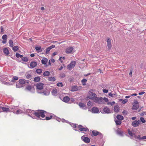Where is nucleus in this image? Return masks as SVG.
Listing matches in <instances>:
<instances>
[{"mask_svg":"<svg viewBox=\"0 0 146 146\" xmlns=\"http://www.w3.org/2000/svg\"><path fill=\"white\" fill-rule=\"evenodd\" d=\"M57 85L58 86H60L61 87H62L63 86L62 83V82L58 83H57Z\"/></svg>","mask_w":146,"mask_h":146,"instance_id":"09e8293b","label":"nucleus"},{"mask_svg":"<svg viewBox=\"0 0 146 146\" xmlns=\"http://www.w3.org/2000/svg\"><path fill=\"white\" fill-rule=\"evenodd\" d=\"M145 93V92L143 91L139 93V94L141 95L144 94Z\"/></svg>","mask_w":146,"mask_h":146,"instance_id":"13d9d810","label":"nucleus"},{"mask_svg":"<svg viewBox=\"0 0 146 146\" xmlns=\"http://www.w3.org/2000/svg\"><path fill=\"white\" fill-rule=\"evenodd\" d=\"M22 112V111L20 109H19L16 112V113L18 114L21 113Z\"/></svg>","mask_w":146,"mask_h":146,"instance_id":"a18cd8bd","label":"nucleus"},{"mask_svg":"<svg viewBox=\"0 0 146 146\" xmlns=\"http://www.w3.org/2000/svg\"><path fill=\"white\" fill-rule=\"evenodd\" d=\"M94 90H91L88 92V98L91 100H94V99L97 96L96 94L92 92Z\"/></svg>","mask_w":146,"mask_h":146,"instance_id":"f03ea898","label":"nucleus"},{"mask_svg":"<svg viewBox=\"0 0 146 146\" xmlns=\"http://www.w3.org/2000/svg\"><path fill=\"white\" fill-rule=\"evenodd\" d=\"M70 100V98L68 96H66L63 98V101L64 102L67 103Z\"/></svg>","mask_w":146,"mask_h":146,"instance_id":"412c9836","label":"nucleus"},{"mask_svg":"<svg viewBox=\"0 0 146 146\" xmlns=\"http://www.w3.org/2000/svg\"><path fill=\"white\" fill-rule=\"evenodd\" d=\"M127 101H128L127 100L125 99V100H123V101L122 102V103L123 104H125V103H126V102H127Z\"/></svg>","mask_w":146,"mask_h":146,"instance_id":"603ef678","label":"nucleus"},{"mask_svg":"<svg viewBox=\"0 0 146 146\" xmlns=\"http://www.w3.org/2000/svg\"><path fill=\"white\" fill-rule=\"evenodd\" d=\"M92 135L94 136L99 135L101 138H102L103 135L100 132L95 130L92 131Z\"/></svg>","mask_w":146,"mask_h":146,"instance_id":"6e6552de","label":"nucleus"},{"mask_svg":"<svg viewBox=\"0 0 146 146\" xmlns=\"http://www.w3.org/2000/svg\"><path fill=\"white\" fill-rule=\"evenodd\" d=\"M140 123V120H135L132 122V125L134 127H137L139 126Z\"/></svg>","mask_w":146,"mask_h":146,"instance_id":"9d476101","label":"nucleus"},{"mask_svg":"<svg viewBox=\"0 0 146 146\" xmlns=\"http://www.w3.org/2000/svg\"><path fill=\"white\" fill-rule=\"evenodd\" d=\"M87 81V80L86 79H83L82 80L81 82L82 83H86V82Z\"/></svg>","mask_w":146,"mask_h":146,"instance_id":"6e6d98bb","label":"nucleus"},{"mask_svg":"<svg viewBox=\"0 0 146 146\" xmlns=\"http://www.w3.org/2000/svg\"><path fill=\"white\" fill-rule=\"evenodd\" d=\"M134 137L135 139H142L140 135H139L138 136H137L134 135Z\"/></svg>","mask_w":146,"mask_h":146,"instance_id":"c03bdc74","label":"nucleus"},{"mask_svg":"<svg viewBox=\"0 0 146 146\" xmlns=\"http://www.w3.org/2000/svg\"><path fill=\"white\" fill-rule=\"evenodd\" d=\"M19 49V47L17 46H14L12 47V49L14 51L16 52Z\"/></svg>","mask_w":146,"mask_h":146,"instance_id":"473e14b6","label":"nucleus"},{"mask_svg":"<svg viewBox=\"0 0 146 146\" xmlns=\"http://www.w3.org/2000/svg\"><path fill=\"white\" fill-rule=\"evenodd\" d=\"M53 117V116L51 115H50L49 117H46V119L47 120H48L51 119Z\"/></svg>","mask_w":146,"mask_h":146,"instance_id":"4c0bfd02","label":"nucleus"},{"mask_svg":"<svg viewBox=\"0 0 146 146\" xmlns=\"http://www.w3.org/2000/svg\"><path fill=\"white\" fill-rule=\"evenodd\" d=\"M50 61L52 63H54L55 62V60L53 59L52 58L50 60Z\"/></svg>","mask_w":146,"mask_h":146,"instance_id":"052dcab7","label":"nucleus"},{"mask_svg":"<svg viewBox=\"0 0 146 146\" xmlns=\"http://www.w3.org/2000/svg\"><path fill=\"white\" fill-rule=\"evenodd\" d=\"M104 100L105 102H107L108 101V99L106 98H103V101Z\"/></svg>","mask_w":146,"mask_h":146,"instance_id":"864d4df0","label":"nucleus"},{"mask_svg":"<svg viewBox=\"0 0 146 146\" xmlns=\"http://www.w3.org/2000/svg\"><path fill=\"white\" fill-rule=\"evenodd\" d=\"M72 126L74 128H76V125L75 124H72Z\"/></svg>","mask_w":146,"mask_h":146,"instance_id":"bf43d9fd","label":"nucleus"},{"mask_svg":"<svg viewBox=\"0 0 146 146\" xmlns=\"http://www.w3.org/2000/svg\"><path fill=\"white\" fill-rule=\"evenodd\" d=\"M41 49L40 46H37L35 47V49L36 50L38 51L40 50Z\"/></svg>","mask_w":146,"mask_h":146,"instance_id":"3c124183","label":"nucleus"},{"mask_svg":"<svg viewBox=\"0 0 146 146\" xmlns=\"http://www.w3.org/2000/svg\"><path fill=\"white\" fill-rule=\"evenodd\" d=\"M117 133L121 136L123 135V132L122 131L120 130H118L117 131Z\"/></svg>","mask_w":146,"mask_h":146,"instance_id":"2f4dec72","label":"nucleus"},{"mask_svg":"<svg viewBox=\"0 0 146 146\" xmlns=\"http://www.w3.org/2000/svg\"><path fill=\"white\" fill-rule=\"evenodd\" d=\"M74 48L73 47H69L67 48L66 50V52L67 54H69L74 51Z\"/></svg>","mask_w":146,"mask_h":146,"instance_id":"9b49d317","label":"nucleus"},{"mask_svg":"<svg viewBox=\"0 0 146 146\" xmlns=\"http://www.w3.org/2000/svg\"><path fill=\"white\" fill-rule=\"evenodd\" d=\"M50 74V72L48 71H46L43 74V75L44 76H48Z\"/></svg>","mask_w":146,"mask_h":146,"instance_id":"c756f323","label":"nucleus"},{"mask_svg":"<svg viewBox=\"0 0 146 146\" xmlns=\"http://www.w3.org/2000/svg\"><path fill=\"white\" fill-rule=\"evenodd\" d=\"M3 51L4 54L7 55L9 54V50L6 48H5L3 49Z\"/></svg>","mask_w":146,"mask_h":146,"instance_id":"aec40b11","label":"nucleus"},{"mask_svg":"<svg viewBox=\"0 0 146 146\" xmlns=\"http://www.w3.org/2000/svg\"><path fill=\"white\" fill-rule=\"evenodd\" d=\"M16 56L17 58H22L23 57L22 55H21L18 53H16Z\"/></svg>","mask_w":146,"mask_h":146,"instance_id":"58836bf2","label":"nucleus"},{"mask_svg":"<svg viewBox=\"0 0 146 146\" xmlns=\"http://www.w3.org/2000/svg\"><path fill=\"white\" fill-rule=\"evenodd\" d=\"M40 78L39 77H36L34 79V81L36 82H38L40 81Z\"/></svg>","mask_w":146,"mask_h":146,"instance_id":"c85d7f7f","label":"nucleus"},{"mask_svg":"<svg viewBox=\"0 0 146 146\" xmlns=\"http://www.w3.org/2000/svg\"><path fill=\"white\" fill-rule=\"evenodd\" d=\"M78 90V87L77 86H72L71 91H75Z\"/></svg>","mask_w":146,"mask_h":146,"instance_id":"a878e982","label":"nucleus"},{"mask_svg":"<svg viewBox=\"0 0 146 146\" xmlns=\"http://www.w3.org/2000/svg\"><path fill=\"white\" fill-rule=\"evenodd\" d=\"M27 112L28 113V115L29 116L33 118H34V115H35V116L36 111L28 109L27 110Z\"/></svg>","mask_w":146,"mask_h":146,"instance_id":"7ed1b4c3","label":"nucleus"},{"mask_svg":"<svg viewBox=\"0 0 146 146\" xmlns=\"http://www.w3.org/2000/svg\"><path fill=\"white\" fill-rule=\"evenodd\" d=\"M111 40L110 38H108L107 40V45L108 48L110 49L111 48Z\"/></svg>","mask_w":146,"mask_h":146,"instance_id":"f8f14e48","label":"nucleus"},{"mask_svg":"<svg viewBox=\"0 0 146 146\" xmlns=\"http://www.w3.org/2000/svg\"><path fill=\"white\" fill-rule=\"evenodd\" d=\"M115 123L117 125H120L121 123V122L119 120H116L115 121Z\"/></svg>","mask_w":146,"mask_h":146,"instance_id":"ea45409f","label":"nucleus"},{"mask_svg":"<svg viewBox=\"0 0 146 146\" xmlns=\"http://www.w3.org/2000/svg\"><path fill=\"white\" fill-rule=\"evenodd\" d=\"M79 106L81 108L85 109L86 108V105L83 103H79Z\"/></svg>","mask_w":146,"mask_h":146,"instance_id":"a211bd4d","label":"nucleus"},{"mask_svg":"<svg viewBox=\"0 0 146 146\" xmlns=\"http://www.w3.org/2000/svg\"><path fill=\"white\" fill-rule=\"evenodd\" d=\"M83 140L85 143H88L90 142V140L89 138L88 137H84L82 136L81 138Z\"/></svg>","mask_w":146,"mask_h":146,"instance_id":"ddd939ff","label":"nucleus"},{"mask_svg":"<svg viewBox=\"0 0 146 146\" xmlns=\"http://www.w3.org/2000/svg\"><path fill=\"white\" fill-rule=\"evenodd\" d=\"M140 122L141 121L143 123H145L146 122L145 120L143 117H141L140 118Z\"/></svg>","mask_w":146,"mask_h":146,"instance_id":"37998d69","label":"nucleus"},{"mask_svg":"<svg viewBox=\"0 0 146 146\" xmlns=\"http://www.w3.org/2000/svg\"><path fill=\"white\" fill-rule=\"evenodd\" d=\"M0 109L3 110V111L4 112H13V111H11L9 108L4 107L2 106H0Z\"/></svg>","mask_w":146,"mask_h":146,"instance_id":"1a4fd4ad","label":"nucleus"},{"mask_svg":"<svg viewBox=\"0 0 146 146\" xmlns=\"http://www.w3.org/2000/svg\"><path fill=\"white\" fill-rule=\"evenodd\" d=\"M7 42V40H3L2 41V42L3 43H4V44H5V43H6Z\"/></svg>","mask_w":146,"mask_h":146,"instance_id":"338daca9","label":"nucleus"},{"mask_svg":"<svg viewBox=\"0 0 146 146\" xmlns=\"http://www.w3.org/2000/svg\"><path fill=\"white\" fill-rule=\"evenodd\" d=\"M9 46L11 47H12L13 46V41L12 40H10L9 41Z\"/></svg>","mask_w":146,"mask_h":146,"instance_id":"72a5a7b5","label":"nucleus"},{"mask_svg":"<svg viewBox=\"0 0 146 146\" xmlns=\"http://www.w3.org/2000/svg\"><path fill=\"white\" fill-rule=\"evenodd\" d=\"M37 65V63L36 62H32L30 64V68H33L35 67Z\"/></svg>","mask_w":146,"mask_h":146,"instance_id":"dca6fc26","label":"nucleus"},{"mask_svg":"<svg viewBox=\"0 0 146 146\" xmlns=\"http://www.w3.org/2000/svg\"><path fill=\"white\" fill-rule=\"evenodd\" d=\"M21 59L23 61L25 62H27L28 60V58L26 57H23Z\"/></svg>","mask_w":146,"mask_h":146,"instance_id":"c9c22d12","label":"nucleus"},{"mask_svg":"<svg viewBox=\"0 0 146 146\" xmlns=\"http://www.w3.org/2000/svg\"><path fill=\"white\" fill-rule=\"evenodd\" d=\"M91 102L90 101H89L87 103V105L88 106H91Z\"/></svg>","mask_w":146,"mask_h":146,"instance_id":"4d7b16f0","label":"nucleus"},{"mask_svg":"<svg viewBox=\"0 0 146 146\" xmlns=\"http://www.w3.org/2000/svg\"><path fill=\"white\" fill-rule=\"evenodd\" d=\"M94 102L99 104H104V101H103V98L101 97H97V96L94 99Z\"/></svg>","mask_w":146,"mask_h":146,"instance_id":"20e7f679","label":"nucleus"},{"mask_svg":"<svg viewBox=\"0 0 146 146\" xmlns=\"http://www.w3.org/2000/svg\"><path fill=\"white\" fill-rule=\"evenodd\" d=\"M142 139H146V136H143L141 137Z\"/></svg>","mask_w":146,"mask_h":146,"instance_id":"e2e57ef3","label":"nucleus"},{"mask_svg":"<svg viewBox=\"0 0 146 146\" xmlns=\"http://www.w3.org/2000/svg\"><path fill=\"white\" fill-rule=\"evenodd\" d=\"M63 68V66H61V67L59 68V70H61Z\"/></svg>","mask_w":146,"mask_h":146,"instance_id":"774afa93","label":"nucleus"},{"mask_svg":"<svg viewBox=\"0 0 146 146\" xmlns=\"http://www.w3.org/2000/svg\"><path fill=\"white\" fill-rule=\"evenodd\" d=\"M46 111L43 110H38L36 111L35 116L38 118H39L40 116L42 118L45 117L44 113H46Z\"/></svg>","mask_w":146,"mask_h":146,"instance_id":"f257e3e1","label":"nucleus"},{"mask_svg":"<svg viewBox=\"0 0 146 146\" xmlns=\"http://www.w3.org/2000/svg\"><path fill=\"white\" fill-rule=\"evenodd\" d=\"M114 110L116 112H118L119 111V107L117 106H115L114 108Z\"/></svg>","mask_w":146,"mask_h":146,"instance_id":"5701e85b","label":"nucleus"},{"mask_svg":"<svg viewBox=\"0 0 146 146\" xmlns=\"http://www.w3.org/2000/svg\"><path fill=\"white\" fill-rule=\"evenodd\" d=\"M32 87L31 86H28L27 87L26 89L28 90H30L32 89Z\"/></svg>","mask_w":146,"mask_h":146,"instance_id":"de8ad7c7","label":"nucleus"},{"mask_svg":"<svg viewBox=\"0 0 146 146\" xmlns=\"http://www.w3.org/2000/svg\"><path fill=\"white\" fill-rule=\"evenodd\" d=\"M133 103L132 109L133 110H135L139 107V103L137 101H135Z\"/></svg>","mask_w":146,"mask_h":146,"instance_id":"0eeeda50","label":"nucleus"},{"mask_svg":"<svg viewBox=\"0 0 146 146\" xmlns=\"http://www.w3.org/2000/svg\"><path fill=\"white\" fill-rule=\"evenodd\" d=\"M48 80L49 81H54L56 80L55 78L53 77H49Z\"/></svg>","mask_w":146,"mask_h":146,"instance_id":"7c9ffc66","label":"nucleus"},{"mask_svg":"<svg viewBox=\"0 0 146 146\" xmlns=\"http://www.w3.org/2000/svg\"><path fill=\"white\" fill-rule=\"evenodd\" d=\"M52 94L54 96H56L58 94V92L56 89L53 90L52 92Z\"/></svg>","mask_w":146,"mask_h":146,"instance_id":"b1692460","label":"nucleus"},{"mask_svg":"<svg viewBox=\"0 0 146 146\" xmlns=\"http://www.w3.org/2000/svg\"><path fill=\"white\" fill-rule=\"evenodd\" d=\"M55 47V46L54 45H52L48 48H47L46 49V54H47L49 53L50 50L52 48H53Z\"/></svg>","mask_w":146,"mask_h":146,"instance_id":"2eb2a0df","label":"nucleus"},{"mask_svg":"<svg viewBox=\"0 0 146 146\" xmlns=\"http://www.w3.org/2000/svg\"><path fill=\"white\" fill-rule=\"evenodd\" d=\"M117 118L120 120H122L123 119V117L120 115H117L116 117Z\"/></svg>","mask_w":146,"mask_h":146,"instance_id":"393cba45","label":"nucleus"},{"mask_svg":"<svg viewBox=\"0 0 146 146\" xmlns=\"http://www.w3.org/2000/svg\"><path fill=\"white\" fill-rule=\"evenodd\" d=\"M76 61H72L67 66V68L69 70H71L72 68L74 67L76 64Z\"/></svg>","mask_w":146,"mask_h":146,"instance_id":"39448f33","label":"nucleus"},{"mask_svg":"<svg viewBox=\"0 0 146 146\" xmlns=\"http://www.w3.org/2000/svg\"><path fill=\"white\" fill-rule=\"evenodd\" d=\"M103 91L104 93H107L108 92V90L104 89L103 90Z\"/></svg>","mask_w":146,"mask_h":146,"instance_id":"5fc2aeb1","label":"nucleus"},{"mask_svg":"<svg viewBox=\"0 0 146 146\" xmlns=\"http://www.w3.org/2000/svg\"><path fill=\"white\" fill-rule=\"evenodd\" d=\"M115 104V102H108L107 103V104L108 105H111V106H112L114 105Z\"/></svg>","mask_w":146,"mask_h":146,"instance_id":"49530a36","label":"nucleus"},{"mask_svg":"<svg viewBox=\"0 0 146 146\" xmlns=\"http://www.w3.org/2000/svg\"><path fill=\"white\" fill-rule=\"evenodd\" d=\"M92 112L93 113H99V110L97 108L94 107L92 109Z\"/></svg>","mask_w":146,"mask_h":146,"instance_id":"4468645a","label":"nucleus"},{"mask_svg":"<svg viewBox=\"0 0 146 146\" xmlns=\"http://www.w3.org/2000/svg\"><path fill=\"white\" fill-rule=\"evenodd\" d=\"M79 130L81 131H86L87 130H88V129L87 128V127H83L82 128H80V129H79Z\"/></svg>","mask_w":146,"mask_h":146,"instance_id":"cd10ccee","label":"nucleus"},{"mask_svg":"<svg viewBox=\"0 0 146 146\" xmlns=\"http://www.w3.org/2000/svg\"><path fill=\"white\" fill-rule=\"evenodd\" d=\"M18 79V77L17 76H14L13 78L11 80V82H14L16 80H17Z\"/></svg>","mask_w":146,"mask_h":146,"instance_id":"bb28decb","label":"nucleus"},{"mask_svg":"<svg viewBox=\"0 0 146 146\" xmlns=\"http://www.w3.org/2000/svg\"><path fill=\"white\" fill-rule=\"evenodd\" d=\"M31 77L32 76L31 74H28L26 75V78L27 79H29L31 78Z\"/></svg>","mask_w":146,"mask_h":146,"instance_id":"8fccbe9b","label":"nucleus"},{"mask_svg":"<svg viewBox=\"0 0 146 146\" xmlns=\"http://www.w3.org/2000/svg\"><path fill=\"white\" fill-rule=\"evenodd\" d=\"M41 63L45 65L46 66H48V65L46 64V63L48 62V60L46 58H44L43 59H42L41 60Z\"/></svg>","mask_w":146,"mask_h":146,"instance_id":"f3484780","label":"nucleus"},{"mask_svg":"<svg viewBox=\"0 0 146 146\" xmlns=\"http://www.w3.org/2000/svg\"><path fill=\"white\" fill-rule=\"evenodd\" d=\"M36 72L38 74H40L42 72V70L41 69H37L36 70Z\"/></svg>","mask_w":146,"mask_h":146,"instance_id":"a19ab883","label":"nucleus"},{"mask_svg":"<svg viewBox=\"0 0 146 146\" xmlns=\"http://www.w3.org/2000/svg\"><path fill=\"white\" fill-rule=\"evenodd\" d=\"M43 84L41 83H38L36 84V86L37 87V92L38 93H42L41 92H39L38 91L39 90H41L43 88Z\"/></svg>","mask_w":146,"mask_h":146,"instance_id":"423d86ee","label":"nucleus"},{"mask_svg":"<svg viewBox=\"0 0 146 146\" xmlns=\"http://www.w3.org/2000/svg\"><path fill=\"white\" fill-rule=\"evenodd\" d=\"M128 133L129 134V135H130L131 136H133V135H134V134L132 133V132L130 131V129H128Z\"/></svg>","mask_w":146,"mask_h":146,"instance_id":"e433bc0d","label":"nucleus"},{"mask_svg":"<svg viewBox=\"0 0 146 146\" xmlns=\"http://www.w3.org/2000/svg\"><path fill=\"white\" fill-rule=\"evenodd\" d=\"M2 39L4 40H7V36L6 35H3L2 36Z\"/></svg>","mask_w":146,"mask_h":146,"instance_id":"79ce46f5","label":"nucleus"},{"mask_svg":"<svg viewBox=\"0 0 146 146\" xmlns=\"http://www.w3.org/2000/svg\"><path fill=\"white\" fill-rule=\"evenodd\" d=\"M26 80L25 79H19V82L20 84H24L25 83Z\"/></svg>","mask_w":146,"mask_h":146,"instance_id":"4be33fe9","label":"nucleus"},{"mask_svg":"<svg viewBox=\"0 0 146 146\" xmlns=\"http://www.w3.org/2000/svg\"><path fill=\"white\" fill-rule=\"evenodd\" d=\"M1 33H2L4 31L3 28V27L2 26H1Z\"/></svg>","mask_w":146,"mask_h":146,"instance_id":"680f3d73","label":"nucleus"},{"mask_svg":"<svg viewBox=\"0 0 146 146\" xmlns=\"http://www.w3.org/2000/svg\"><path fill=\"white\" fill-rule=\"evenodd\" d=\"M108 95L109 96L112 97H114L115 96H117L116 93L112 94L111 93H109Z\"/></svg>","mask_w":146,"mask_h":146,"instance_id":"f704fd0d","label":"nucleus"},{"mask_svg":"<svg viewBox=\"0 0 146 146\" xmlns=\"http://www.w3.org/2000/svg\"><path fill=\"white\" fill-rule=\"evenodd\" d=\"M103 111L105 113H109L110 112L109 109L107 107H105L103 109Z\"/></svg>","mask_w":146,"mask_h":146,"instance_id":"6ab92c4d","label":"nucleus"},{"mask_svg":"<svg viewBox=\"0 0 146 146\" xmlns=\"http://www.w3.org/2000/svg\"><path fill=\"white\" fill-rule=\"evenodd\" d=\"M65 74H62L61 75V76L62 78H64L65 76Z\"/></svg>","mask_w":146,"mask_h":146,"instance_id":"69168bd1","label":"nucleus"},{"mask_svg":"<svg viewBox=\"0 0 146 146\" xmlns=\"http://www.w3.org/2000/svg\"><path fill=\"white\" fill-rule=\"evenodd\" d=\"M78 127L79 128H81L83 127V126L81 125H78Z\"/></svg>","mask_w":146,"mask_h":146,"instance_id":"0e129e2a","label":"nucleus"}]
</instances>
